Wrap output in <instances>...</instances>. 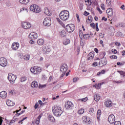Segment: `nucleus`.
I'll return each instance as SVG.
<instances>
[{
    "label": "nucleus",
    "mask_w": 125,
    "mask_h": 125,
    "mask_svg": "<svg viewBox=\"0 0 125 125\" xmlns=\"http://www.w3.org/2000/svg\"><path fill=\"white\" fill-rule=\"evenodd\" d=\"M44 13H45L46 15H48V16H51V12H50V11L46 7L44 9Z\"/></svg>",
    "instance_id": "21"
},
{
    "label": "nucleus",
    "mask_w": 125,
    "mask_h": 125,
    "mask_svg": "<svg viewBox=\"0 0 125 125\" xmlns=\"http://www.w3.org/2000/svg\"><path fill=\"white\" fill-rule=\"evenodd\" d=\"M117 65H118V66H123V65H124V63L121 62H117Z\"/></svg>",
    "instance_id": "58"
},
{
    "label": "nucleus",
    "mask_w": 125,
    "mask_h": 125,
    "mask_svg": "<svg viewBox=\"0 0 125 125\" xmlns=\"http://www.w3.org/2000/svg\"><path fill=\"white\" fill-rule=\"evenodd\" d=\"M43 24L44 26H48L49 27L51 25V20H50V19L46 18L44 19Z\"/></svg>",
    "instance_id": "12"
},
{
    "label": "nucleus",
    "mask_w": 125,
    "mask_h": 125,
    "mask_svg": "<svg viewBox=\"0 0 125 125\" xmlns=\"http://www.w3.org/2000/svg\"><path fill=\"white\" fill-rule=\"evenodd\" d=\"M20 111H21V108H20V109L19 110H17L16 111L17 114L15 115V116L16 117H19V116H20V115H22V114H23V113L25 112V110H22L20 113H18V112H19Z\"/></svg>",
    "instance_id": "27"
},
{
    "label": "nucleus",
    "mask_w": 125,
    "mask_h": 125,
    "mask_svg": "<svg viewBox=\"0 0 125 125\" xmlns=\"http://www.w3.org/2000/svg\"><path fill=\"white\" fill-rule=\"evenodd\" d=\"M80 80V78H74L73 79V83H77V82H78V81H79Z\"/></svg>",
    "instance_id": "47"
},
{
    "label": "nucleus",
    "mask_w": 125,
    "mask_h": 125,
    "mask_svg": "<svg viewBox=\"0 0 125 125\" xmlns=\"http://www.w3.org/2000/svg\"><path fill=\"white\" fill-rule=\"evenodd\" d=\"M42 113H41L40 114V115L38 116V117L36 119L35 124L36 125H40V123L41 122V119H42Z\"/></svg>",
    "instance_id": "18"
},
{
    "label": "nucleus",
    "mask_w": 125,
    "mask_h": 125,
    "mask_svg": "<svg viewBox=\"0 0 125 125\" xmlns=\"http://www.w3.org/2000/svg\"><path fill=\"white\" fill-rule=\"evenodd\" d=\"M106 71L104 70H102L97 73L98 76H101V75H103L105 73Z\"/></svg>",
    "instance_id": "32"
},
{
    "label": "nucleus",
    "mask_w": 125,
    "mask_h": 125,
    "mask_svg": "<svg viewBox=\"0 0 125 125\" xmlns=\"http://www.w3.org/2000/svg\"><path fill=\"white\" fill-rule=\"evenodd\" d=\"M106 3L107 5H111L112 4V0H106Z\"/></svg>",
    "instance_id": "44"
},
{
    "label": "nucleus",
    "mask_w": 125,
    "mask_h": 125,
    "mask_svg": "<svg viewBox=\"0 0 125 125\" xmlns=\"http://www.w3.org/2000/svg\"><path fill=\"white\" fill-rule=\"evenodd\" d=\"M85 2H88L89 5H91V3H92V2H91V0H87V1H85Z\"/></svg>",
    "instance_id": "60"
},
{
    "label": "nucleus",
    "mask_w": 125,
    "mask_h": 125,
    "mask_svg": "<svg viewBox=\"0 0 125 125\" xmlns=\"http://www.w3.org/2000/svg\"><path fill=\"white\" fill-rule=\"evenodd\" d=\"M92 16H89L88 17V19L86 20L87 23H88V21H90V23H91L92 22Z\"/></svg>",
    "instance_id": "38"
},
{
    "label": "nucleus",
    "mask_w": 125,
    "mask_h": 125,
    "mask_svg": "<svg viewBox=\"0 0 125 125\" xmlns=\"http://www.w3.org/2000/svg\"><path fill=\"white\" fill-rule=\"evenodd\" d=\"M48 118L50 122H52V123H54L55 122V119L52 115L50 114H48Z\"/></svg>",
    "instance_id": "20"
},
{
    "label": "nucleus",
    "mask_w": 125,
    "mask_h": 125,
    "mask_svg": "<svg viewBox=\"0 0 125 125\" xmlns=\"http://www.w3.org/2000/svg\"><path fill=\"white\" fill-rule=\"evenodd\" d=\"M101 84L100 83H99L98 84H96L95 85V87H96V88H100V87H101Z\"/></svg>",
    "instance_id": "46"
},
{
    "label": "nucleus",
    "mask_w": 125,
    "mask_h": 125,
    "mask_svg": "<svg viewBox=\"0 0 125 125\" xmlns=\"http://www.w3.org/2000/svg\"><path fill=\"white\" fill-rule=\"evenodd\" d=\"M21 27L24 29H30L32 27L31 23L28 22H23L21 23Z\"/></svg>",
    "instance_id": "11"
},
{
    "label": "nucleus",
    "mask_w": 125,
    "mask_h": 125,
    "mask_svg": "<svg viewBox=\"0 0 125 125\" xmlns=\"http://www.w3.org/2000/svg\"><path fill=\"white\" fill-rule=\"evenodd\" d=\"M79 37L80 38H82V37H83V31L82 30H80L79 32Z\"/></svg>",
    "instance_id": "49"
},
{
    "label": "nucleus",
    "mask_w": 125,
    "mask_h": 125,
    "mask_svg": "<svg viewBox=\"0 0 125 125\" xmlns=\"http://www.w3.org/2000/svg\"><path fill=\"white\" fill-rule=\"evenodd\" d=\"M65 74H66V72H62V74L61 76L60 77V79H62V78H63V77L65 76Z\"/></svg>",
    "instance_id": "56"
},
{
    "label": "nucleus",
    "mask_w": 125,
    "mask_h": 125,
    "mask_svg": "<svg viewBox=\"0 0 125 125\" xmlns=\"http://www.w3.org/2000/svg\"><path fill=\"white\" fill-rule=\"evenodd\" d=\"M59 16L62 21H67L70 17V13L68 10H62L60 13Z\"/></svg>",
    "instance_id": "2"
},
{
    "label": "nucleus",
    "mask_w": 125,
    "mask_h": 125,
    "mask_svg": "<svg viewBox=\"0 0 125 125\" xmlns=\"http://www.w3.org/2000/svg\"><path fill=\"white\" fill-rule=\"evenodd\" d=\"M12 48L13 50H17L19 48V43L14 42L12 45Z\"/></svg>",
    "instance_id": "15"
},
{
    "label": "nucleus",
    "mask_w": 125,
    "mask_h": 125,
    "mask_svg": "<svg viewBox=\"0 0 125 125\" xmlns=\"http://www.w3.org/2000/svg\"><path fill=\"white\" fill-rule=\"evenodd\" d=\"M40 87H46V84H44L43 85H40Z\"/></svg>",
    "instance_id": "63"
},
{
    "label": "nucleus",
    "mask_w": 125,
    "mask_h": 125,
    "mask_svg": "<svg viewBox=\"0 0 125 125\" xmlns=\"http://www.w3.org/2000/svg\"><path fill=\"white\" fill-rule=\"evenodd\" d=\"M83 120L84 124H87V120H89V119L86 117H83Z\"/></svg>",
    "instance_id": "42"
},
{
    "label": "nucleus",
    "mask_w": 125,
    "mask_h": 125,
    "mask_svg": "<svg viewBox=\"0 0 125 125\" xmlns=\"http://www.w3.org/2000/svg\"><path fill=\"white\" fill-rule=\"evenodd\" d=\"M79 115H83L84 113V109L83 108H81L78 112Z\"/></svg>",
    "instance_id": "36"
},
{
    "label": "nucleus",
    "mask_w": 125,
    "mask_h": 125,
    "mask_svg": "<svg viewBox=\"0 0 125 125\" xmlns=\"http://www.w3.org/2000/svg\"><path fill=\"white\" fill-rule=\"evenodd\" d=\"M82 102H86L87 101V97H85L81 99Z\"/></svg>",
    "instance_id": "54"
},
{
    "label": "nucleus",
    "mask_w": 125,
    "mask_h": 125,
    "mask_svg": "<svg viewBox=\"0 0 125 125\" xmlns=\"http://www.w3.org/2000/svg\"><path fill=\"white\" fill-rule=\"evenodd\" d=\"M29 38L30 40H36L38 39V34L35 32L31 33L29 34Z\"/></svg>",
    "instance_id": "14"
},
{
    "label": "nucleus",
    "mask_w": 125,
    "mask_h": 125,
    "mask_svg": "<svg viewBox=\"0 0 125 125\" xmlns=\"http://www.w3.org/2000/svg\"><path fill=\"white\" fill-rule=\"evenodd\" d=\"M65 29L68 33H73L75 31V24H69L66 26Z\"/></svg>",
    "instance_id": "6"
},
{
    "label": "nucleus",
    "mask_w": 125,
    "mask_h": 125,
    "mask_svg": "<svg viewBox=\"0 0 125 125\" xmlns=\"http://www.w3.org/2000/svg\"><path fill=\"white\" fill-rule=\"evenodd\" d=\"M52 111L53 112V114L56 117H60L63 113V111L61 109V106L58 105H55L53 106L52 108Z\"/></svg>",
    "instance_id": "1"
},
{
    "label": "nucleus",
    "mask_w": 125,
    "mask_h": 125,
    "mask_svg": "<svg viewBox=\"0 0 125 125\" xmlns=\"http://www.w3.org/2000/svg\"><path fill=\"white\" fill-rule=\"evenodd\" d=\"M30 71L33 74V75H37L38 74H40L42 72V68L39 66H34L31 67L30 69Z\"/></svg>",
    "instance_id": "4"
},
{
    "label": "nucleus",
    "mask_w": 125,
    "mask_h": 125,
    "mask_svg": "<svg viewBox=\"0 0 125 125\" xmlns=\"http://www.w3.org/2000/svg\"><path fill=\"white\" fill-rule=\"evenodd\" d=\"M109 58H110V59H117L118 57L116 55H112L109 57Z\"/></svg>",
    "instance_id": "45"
},
{
    "label": "nucleus",
    "mask_w": 125,
    "mask_h": 125,
    "mask_svg": "<svg viewBox=\"0 0 125 125\" xmlns=\"http://www.w3.org/2000/svg\"><path fill=\"white\" fill-rule=\"evenodd\" d=\"M68 70V65L66 63H62L60 66V70L62 73H66Z\"/></svg>",
    "instance_id": "8"
},
{
    "label": "nucleus",
    "mask_w": 125,
    "mask_h": 125,
    "mask_svg": "<svg viewBox=\"0 0 125 125\" xmlns=\"http://www.w3.org/2000/svg\"><path fill=\"white\" fill-rule=\"evenodd\" d=\"M26 119H27V117L23 118L22 120L19 121L18 123L19 124H21V123H22V122H23L24 121H25V120H26Z\"/></svg>",
    "instance_id": "57"
},
{
    "label": "nucleus",
    "mask_w": 125,
    "mask_h": 125,
    "mask_svg": "<svg viewBox=\"0 0 125 125\" xmlns=\"http://www.w3.org/2000/svg\"><path fill=\"white\" fill-rule=\"evenodd\" d=\"M84 15L85 16H87V15H89V13L86 12V11H85L84 12Z\"/></svg>",
    "instance_id": "61"
},
{
    "label": "nucleus",
    "mask_w": 125,
    "mask_h": 125,
    "mask_svg": "<svg viewBox=\"0 0 125 125\" xmlns=\"http://www.w3.org/2000/svg\"><path fill=\"white\" fill-rule=\"evenodd\" d=\"M88 56L89 57H91V58H94V52H91L89 53V54L88 55Z\"/></svg>",
    "instance_id": "40"
},
{
    "label": "nucleus",
    "mask_w": 125,
    "mask_h": 125,
    "mask_svg": "<svg viewBox=\"0 0 125 125\" xmlns=\"http://www.w3.org/2000/svg\"><path fill=\"white\" fill-rule=\"evenodd\" d=\"M30 10L31 11H33L36 13H40L42 11V9H41L40 6L36 4L31 5L30 7Z\"/></svg>",
    "instance_id": "3"
},
{
    "label": "nucleus",
    "mask_w": 125,
    "mask_h": 125,
    "mask_svg": "<svg viewBox=\"0 0 125 125\" xmlns=\"http://www.w3.org/2000/svg\"><path fill=\"white\" fill-rule=\"evenodd\" d=\"M60 35L61 37H66V31L65 30L62 31L60 33Z\"/></svg>",
    "instance_id": "35"
},
{
    "label": "nucleus",
    "mask_w": 125,
    "mask_h": 125,
    "mask_svg": "<svg viewBox=\"0 0 125 125\" xmlns=\"http://www.w3.org/2000/svg\"><path fill=\"white\" fill-rule=\"evenodd\" d=\"M3 120H4V118L0 117V125L2 124V122H3Z\"/></svg>",
    "instance_id": "51"
},
{
    "label": "nucleus",
    "mask_w": 125,
    "mask_h": 125,
    "mask_svg": "<svg viewBox=\"0 0 125 125\" xmlns=\"http://www.w3.org/2000/svg\"><path fill=\"white\" fill-rule=\"evenodd\" d=\"M65 108L67 110H73L74 109V104L71 102H67L65 103Z\"/></svg>",
    "instance_id": "10"
},
{
    "label": "nucleus",
    "mask_w": 125,
    "mask_h": 125,
    "mask_svg": "<svg viewBox=\"0 0 125 125\" xmlns=\"http://www.w3.org/2000/svg\"><path fill=\"white\" fill-rule=\"evenodd\" d=\"M104 104L106 107H112L113 106V104L112 103V101L111 100H108L106 102L104 103Z\"/></svg>",
    "instance_id": "17"
},
{
    "label": "nucleus",
    "mask_w": 125,
    "mask_h": 125,
    "mask_svg": "<svg viewBox=\"0 0 125 125\" xmlns=\"http://www.w3.org/2000/svg\"><path fill=\"white\" fill-rule=\"evenodd\" d=\"M95 112H96V110L93 108H90L89 109V113L90 115H91V116L95 115Z\"/></svg>",
    "instance_id": "23"
},
{
    "label": "nucleus",
    "mask_w": 125,
    "mask_h": 125,
    "mask_svg": "<svg viewBox=\"0 0 125 125\" xmlns=\"http://www.w3.org/2000/svg\"><path fill=\"white\" fill-rule=\"evenodd\" d=\"M39 105V104H38V103H37L35 105H34V108L35 109V110H37V109H38V105Z\"/></svg>",
    "instance_id": "59"
},
{
    "label": "nucleus",
    "mask_w": 125,
    "mask_h": 125,
    "mask_svg": "<svg viewBox=\"0 0 125 125\" xmlns=\"http://www.w3.org/2000/svg\"><path fill=\"white\" fill-rule=\"evenodd\" d=\"M118 73H119L121 76H123V77H125V72L123 71H117Z\"/></svg>",
    "instance_id": "39"
},
{
    "label": "nucleus",
    "mask_w": 125,
    "mask_h": 125,
    "mask_svg": "<svg viewBox=\"0 0 125 125\" xmlns=\"http://www.w3.org/2000/svg\"><path fill=\"white\" fill-rule=\"evenodd\" d=\"M94 98L95 101H96V102H98V101L100 100L101 97L100 96H99V94H95L94 95Z\"/></svg>",
    "instance_id": "24"
},
{
    "label": "nucleus",
    "mask_w": 125,
    "mask_h": 125,
    "mask_svg": "<svg viewBox=\"0 0 125 125\" xmlns=\"http://www.w3.org/2000/svg\"><path fill=\"white\" fill-rule=\"evenodd\" d=\"M57 20L58 22H59V24H60L62 26H63L64 25V23H63V22L60 20L59 18H57Z\"/></svg>",
    "instance_id": "43"
},
{
    "label": "nucleus",
    "mask_w": 125,
    "mask_h": 125,
    "mask_svg": "<svg viewBox=\"0 0 125 125\" xmlns=\"http://www.w3.org/2000/svg\"><path fill=\"white\" fill-rule=\"evenodd\" d=\"M115 121H116V118L115 117V115H114V114H111L108 116V122H109L111 125L115 124Z\"/></svg>",
    "instance_id": "9"
},
{
    "label": "nucleus",
    "mask_w": 125,
    "mask_h": 125,
    "mask_svg": "<svg viewBox=\"0 0 125 125\" xmlns=\"http://www.w3.org/2000/svg\"><path fill=\"white\" fill-rule=\"evenodd\" d=\"M17 79V77L16 75L12 74V73H9L8 75V80H9L10 83L13 84L15 83V81Z\"/></svg>",
    "instance_id": "5"
},
{
    "label": "nucleus",
    "mask_w": 125,
    "mask_h": 125,
    "mask_svg": "<svg viewBox=\"0 0 125 125\" xmlns=\"http://www.w3.org/2000/svg\"><path fill=\"white\" fill-rule=\"evenodd\" d=\"M101 7L102 9H103V10H105V5H104V4H101Z\"/></svg>",
    "instance_id": "55"
},
{
    "label": "nucleus",
    "mask_w": 125,
    "mask_h": 125,
    "mask_svg": "<svg viewBox=\"0 0 125 125\" xmlns=\"http://www.w3.org/2000/svg\"><path fill=\"white\" fill-rule=\"evenodd\" d=\"M30 1L29 0H20V3L27 4Z\"/></svg>",
    "instance_id": "29"
},
{
    "label": "nucleus",
    "mask_w": 125,
    "mask_h": 125,
    "mask_svg": "<svg viewBox=\"0 0 125 125\" xmlns=\"http://www.w3.org/2000/svg\"><path fill=\"white\" fill-rule=\"evenodd\" d=\"M101 62L103 64V65H104V66H105V65H107V59L105 58L104 59L102 60L101 61Z\"/></svg>",
    "instance_id": "34"
},
{
    "label": "nucleus",
    "mask_w": 125,
    "mask_h": 125,
    "mask_svg": "<svg viewBox=\"0 0 125 125\" xmlns=\"http://www.w3.org/2000/svg\"><path fill=\"white\" fill-rule=\"evenodd\" d=\"M90 27H92L93 29H95V23L92 22V23L90 24Z\"/></svg>",
    "instance_id": "50"
},
{
    "label": "nucleus",
    "mask_w": 125,
    "mask_h": 125,
    "mask_svg": "<svg viewBox=\"0 0 125 125\" xmlns=\"http://www.w3.org/2000/svg\"><path fill=\"white\" fill-rule=\"evenodd\" d=\"M0 65L2 67H6L7 66V60L3 57L0 58Z\"/></svg>",
    "instance_id": "7"
},
{
    "label": "nucleus",
    "mask_w": 125,
    "mask_h": 125,
    "mask_svg": "<svg viewBox=\"0 0 125 125\" xmlns=\"http://www.w3.org/2000/svg\"><path fill=\"white\" fill-rule=\"evenodd\" d=\"M31 57V56L29 54H27L25 55L24 57H23V59H24V60H30V58Z\"/></svg>",
    "instance_id": "33"
},
{
    "label": "nucleus",
    "mask_w": 125,
    "mask_h": 125,
    "mask_svg": "<svg viewBox=\"0 0 125 125\" xmlns=\"http://www.w3.org/2000/svg\"><path fill=\"white\" fill-rule=\"evenodd\" d=\"M69 43H70L69 39H66V41L63 42V44H64V45H67Z\"/></svg>",
    "instance_id": "41"
},
{
    "label": "nucleus",
    "mask_w": 125,
    "mask_h": 125,
    "mask_svg": "<svg viewBox=\"0 0 125 125\" xmlns=\"http://www.w3.org/2000/svg\"><path fill=\"white\" fill-rule=\"evenodd\" d=\"M44 43V41L43 39H39L37 41V43L39 44V45H43V43Z\"/></svg>",
    "instance_id": "26"
},
{
    "label": "nucleus",
    "mask_w": 125,
    "mask_h": 125,
    "mask_svg": "<svg viewBox=\"0 0 125 125\" xmlns=\"http://www.w3.org/2000/svg\"><path fill=\"white\" fill-rule=\"evenodd\" d=\"M97 10H98V11L100 12V14H102L103 12H102V11L100 9V8L97 7Z\"/></svg>",
    "instance_id": "53"
},
{
    "label": "nucleus",
    "mask_w": 125,
    "mask_h": 125,
    "mask_svg": "<svg viewBox=\"0 0 125 125\" xmlns=\"http://www.w3.org/2000/svg\"><path fill=\"white\" fill-rule=\"evenodd\" d=\"M115 45H117V46H121V43L119 42H116Z\"/></svg>",
    "instance_id": "62"
},
{
    "label": "nucleus",
    "mask_w": 125,
    "mask_h": 125,
    "mask_svg": "<svg viewBox=\"0 0 125 125\" xmlns=\"http://www.w3.org/2000/svg\"><path fill=\"white\" fill-rule=\"evenodd\" d=\"M26 81H27V77L25 76L22 77L20 79V82H21V83H23V82H26Z\"/></svg>",
    "instance_id": "37"
},
{
    "label": "nucleus",
    "mask_w": 125,
    "mask_h": 125,
    "mask_svg": "<svg viewBox=\"0 0 125 125\" xmlns=\"http://www.w3.org/2000/svg\"><path fill=\"white\" fill-rule=\"evenodd\" d=\"M31 87H38L39 86V84L38 82L36 81H33L31 84Z\"/></svg>",
    "instance_id": "25"
},
{
    "label": "nucleus",
    "mask_w": 125,
    "mask_h": 125,
    "mask_svg": "<svg viewBox=\"0 0 125 125\" xmlns=\"http://www.w3.org/2000/svg\"><path fill=\"white\" fill-rule=\"evenodd\" d=\"M0 97L3 99H4V98L7 97V93L5 91H2L0 93Z\"/></svg>",
    "instance_id": "16"
},
{
    "label": "nucleus",
    "mask_w": 125,
    "mask_h": 125,
    "mask_svg": "<svg viewBox=\"0 0 125 125\" xmlns=\"http://www.w3.org/2000/svg\"><path fill=\"white\" fill-rule=\"evenodd\" d=\"M114 124V125H122V124H121V122L120 121H116L115 122Z\"/></svg>",
    "instance_id": "48"
},
{
    "label": "nucleus",
    "mask_w": 125,
    "mask_h": 125,
    "mask_svg": "<svg viewBox=\"0 0 125 125\" xmlns=\"http://www.w3.org/2000/svg\"><path fill=\"white\" fill-rule=\"evenodd\" d=\"M106 13L108 16H112L113 15V9L112 8L107 9L106 10Z\"/></svg>",
    "instance_id": "19"
},
{
    "label": "nucleus",
    "mask_w": 125,
    "mask_h": 125,
    "mask_svg": "<svg viewBox=\"0 0 125 125\" xmlns=\"http://www.w3.org/2000/svg\"><path fill=\"white\" fill-rule=\"evenodd\" d=\"M42 51L45 54H48V53L51 51V48L46 46H44L42 48Z\"/></svg>",
    "instance_id": "13"
},
{
    "label": "nucleus",
    "mask_w": 125,
    "mask_h": 125,
    "mask_svg": "<svg viewBox=\"0 0 125 125\" xmlns=\"http://www.w3.org/2000/svg\"><path fill=\"white\" fill-rule=\"evenodd\" d=\"M102 20H104V21H107V18H105V17H103Z\"/></svg>",
    "instance_id": "64"
},
{
    "label": "nucleus",
    "mask_w": 125,
    "mask_h": 125,
    "mask_svg": "<svg viewBox=\"0 0 125 125\" xmlns=\"http://www.w3.org/2000/svg\"><path fill=\"white\" fill-rule=\"evenodd\" d=\"M105 55H106V52H103L100 53L99 57L100 58H101V59H104V57H105Z\"/></svg>",
    "instance_id": "28"
},
{
    "label": "nucleus",
    "mask_w": 125,
    "mask_h": 125,
    "mask_svg": "<svg viewBox=\"0 0 125 125\" xmlns=\"http://www.w3.org/2000/svg\"><path fill=\"white\" fill-rule=\"evenodd\" d=\"M79 8L80 10H83V3L80 4V5H79Z\"/></svg>",
    "instance_id": "52"
},
{
    "label": "nucleus",
    "mask_w": 125,
    "mask_h": 125,
    "mask_svg": "<svg viewBox=\"0 0 125 125\" xmlns=\"http://www.w3.org/2000/svg\"><path fill=\"white\" fill-rule=\"evenodd\" d=\"M100 116H101V110H98L97 113V118L98 120L100 119Z\"/></svg>",
    "instance_id": "30"
},
{
    "label": "nucleus",
    "mask_w": 125,
    "mask_h": 125,
    "mask_svg": "<svg viewBox=\"0 0 125 125\" xmlns=\"http://www.w3.org/2000/svg\"><path fill=\"white\" fill-rule=\"evenodd\" d=\"M83 38L85 40H88L89 39V38H90V35L89 34H84L83 35Z\"/></svg>",
    "instance_id": "31"
},
{
    "label": "nucleus",
    "mask_w": 125,
    "mask_h": 125,
    "mask_svg": "<svg viewBox=\"0 0 125 125\" xmlns=\"http://www.w3.org/2000/svg\"><path fill=\"white\" fill-rule=\"evenodd\" d=\"M6 104L7 106H14L15 105V103H13V102L11 101L10 100H8L6 101Z\"/></svg>",
    "instance_id": "22"
}]
</instances>
